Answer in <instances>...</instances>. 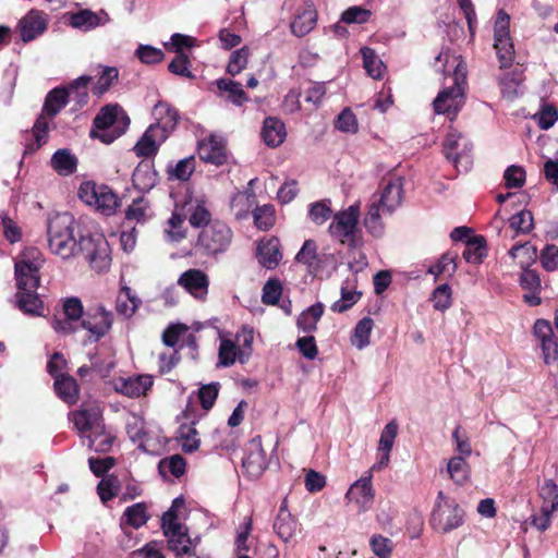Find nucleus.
<instances>
[{
  "mask_svg": "<svg viewBox=\"0 0 558 558\" xmlns=\"http://www.w3.org/2000/svg\"><path fill=\"white\" fill-rule=\"evenodd\" d=\"M75 219L69 213L56 214L48 219V245L52 254L62 259L82 256L89 266L98 271L109 268L110 248L102 234L80 235L75 238Z\"/></svg>",
  "mask_w": 558,
  "mask_h": 558,
  "instance_id": "f257e3e1",
  "label": "nucleus"
},
{
  "mask_svg": "<svg viewBox=\"0 0 558 558\" xmlns=\"http://www.w3.org/2000/svg\"><path fill=\"white\" fill-rule=\"evenodd\" d=\"M44 263L43 253L36 247L24 250L15 263L16 303L17 307L28 315H43L44 304L36 290L40 281L39 269Z\"/></svg>",
  "mask_w": 558,
  "mask_h": 558,
  "instance_id": "f03ea898",
  "label": "nucleus"
},
{
  "mask_svg": "<svg viewBox=\"0 0 558 558\" xmlns=\"http://www.w3.org/2000/svg\"><path fill=\"white\" fill-rule=\"evenodd\" d=\"M403 195V179L393 177L385 184L380 193L372 196L364 218V226L369 233L374 236L383 234L381 217L392 215L401 206Z\"/></svg>",
  "mask_w": 558,
  "mask_h": 558,
  "instance_id": "7ed1b4c3",
  "label": "nucleus"
},
{
  "mask_svg": "<svg viewBox=\"0 0 558 558\" xmlns=\"http://www.w3.org/2000/svg\"><path fill=\"white\" fill-rule=\"evenodd\" d=\"M464 511L459 504L444 492H438L429 523L438 533H449L462 525Z\"/></svg>",
  "mask_w": 558,
  "mask_h": 558,
  "instance_id": "20e7f679",
  "label": "nucleus"
},
{
  "mask_svg": "<svg viewBox=\"0 0 558 558\" xmlns=\"http://www.w3.org/2000/svg\"><path fill=\"white\" fill-rule=\"evenodd\" d=\"M466 66L459 62L454 70V84L442 89L433 102L434 111L437 114L456 116L464 105V83Z\"/></svg>",
  "mask_w": 558,
  "mask_h": 558,
  "instance_id": "39448f33",
  "label": "nucleus"
},
{
  "mask_svg": "<svg viewBox=\"0 0 558 558\" xmlns=\"http://www.w3.org/2000/svg\"><path fill=\"white\" fill-rule=\"evenodd\" d=\"M68 105V92L64 88H54L50 90L33 126V135L37 147L47 142L49 131V120L53 119Z\"/></svg>",
  "mask_w": 558,
  "mask_h": 558,
  "instance_id": "423d86ee",
  "label": "nucleus"
},
{
  "mask_svg": "<svg viewBox=\"0 0 558 558\" xmlns=\"http://www.w3.org/2000/svg\"><path fill=\"white\" fill-rule=\"evenodd\" d=\"M182 498H175L171 508L162 515V530L165 536L168 538L169 548L177 555L189 554L192 545V539L187 534V529L178 522L175 509L183 506Z\"/></svg>",
  "mask_w": 558,
  "mask_h": 558,
  "instance_id": "0eeeda50",
  "label": "nucleus"
},
{
  "mask_svg": "<svg viewBox=\"0 0 558 558\" xmlns=\"http://www.w3.org/2000/svg\"><path fill=\"white\" fill-rule=\"evenodd\" d=\"M359 205H351L345 210L337 213L329 226V233L340 243L356 247L359 245Z\"/></svg>",
  "mask_w": 558,
  "mask_h": 558,
  "instance_id": "6e6552de",
  "label": "nucleus"
},
{
  "mask_svg": "<svg viewBox=\"0 0 558 558\" xmlns=\"http://www.w3.org/2000/svg\"><path fill=\"white\" fill-rule=\"evenodd\" d=\"M78 196L85 204L106 216L114 214L119 206V198L109 186L90 181L81 184Z\"/></svg>",
  "mask_w": 558,
  "mask_h": 558,
  "instance_id": "1a4fd4ad",
  "label": "nucleus"
},
{
  "mask_svg": "<svg viewBox=\"0 0 558 558\" xmlns=\"http://www.w3.org/2000/svg\"><path fill=\"white\" fill-rule=\"evenodd\" d=\"M232 231L225 222L214 220L202 229L197 238V246L205 254L223 253L231 244Z\"/></svg>",
  "mask_w": 558,
  "mask_h": 558,
  "instance_id": "9d476101",
  "label": "nucleus"
},
{
  "mask_svg": "<svg viewBox=\"0 0 558 558\" xmlns=\"http://www.w3.org/2000/svg\"><path fill=\"white\" fill-rule=\"evenodd\" d=\"M510 16L499 10L494 26V47L500 63V68H508L514 60V48L509 33Z\"/></svg>",
  "mask_w": 558,
  "mask_h": 558,
  "instance_id": "9b49d317",
  "label": "nucleus"
},
{
  "mask_svg": "<svg viewBox=\"0 0 558 558\" xmlns=\"http://www.w3.org/2000/svg\"><path fill=\"white\" fill-rule=\"evenodd\" d=\"M534 336L541 344L544 362L546 364L555 362L558 359V311L555 315V327L546 319L535 322Z\"/></svg>",
  "mask_w": 558,
  "mask_h": 558,
  "instance_id": "f8f14e48",
  "label": "nucleus"
},
{
  "mask_svg": "<svg viewBox=\"0 0 558 558\" xmlns=\"http://www.w3.org/2000/svg\"><path fill=\"white\" fill-rule=\"evenodd\" d=\"M70 418L83 438L94 430H99L105 424L101 409L96 402L83 404L81 409L71 412Z\"/></svg>",
  "mask_w": 558,
  "mask_h": 558,
  "instance_id": "ddd939ff",
  "label": "nucleus"
},
{
  "mask_svg": "<svg viewBox=\"0 0 558 558\" xmlns=\"http://www.w3.org/2000/svg\"><path fill=\"white\" fill-rule=\"evenodd\" d=\"M472 150L471 142L461 133L451 131L448 133L444 142V153L448 160H450L457 168L459 165L468 170L470 160V151Z\"/></svg>",
  "mask_w": 558,
  "mask_h": 558,
  "instance_id": "4468645a",
  "label": "nucleus"
},
{
  "mask_svg": "<svg viewBox=\"0 0 558 558\" xmlns=\"http://www.w3.org/2000/svg\"><path fill=\"white\" fill-rule=\"evenodd\" d=\"M113 314L102 306L89 310L83 317L81 326L99 340L111 329Z\"/></svg>",
  "mask_w": 558,
  "mask_h": 558,
  "instance_id": "2eb2a0df",
  "label": "nucleus"
},
{
  "mask_svg": "<svg viewBox=\"0 0 558 558\" xmlns=\"http://www.w3.org/2000/svg\"><path fill=\"white\" fill-rule=\"evenodd\" d=\"M178 284L197 300L204 301L208 294L209 278L201 269H189L178 279Z\"/></svg>",
  "mask_w": 558,
  "mask_h": 558,
  "instance_id": "dca6fc26",
  "label": "nucleus"
},
{
  "mask_svg": "<svg viewBox=\"0 0 558 558\" xmlns=\"http://www.w3.org/2000/svg\"><path fill=\"white\" fill-rule=\"evenodd\" d=\"M122 110L118 105L106 106L94 119V129L90 131V136L99 138L102 143L110 144L113 142L114 136L105 132L111 128L118 120L119 114H122Z\"/></svg>",
  "mask_w": 558,
  "mask_h": 558,
  "instance_id": "f3484780",
  "label": "nucleus"
},
{
  "mask_svg": "<svg viewBox=\"0 0 558 558\" xmlns=\"http://www.w3.org/2000/svg\"><path fill=\"white\" fill-rule=\"evenodd\" d=\"M199 158L216 166H221L227 160L225 140L215 134L201 141L197 146Z\"/></svg>",
  "mask_w": 558,
  "mask_h": 558,
  "instance_id": "a211bd4d",
  "label": "nucleus"
},
{
  "mask_svg": "<svg viewBox=\"0 0 558 558\" xmlns=\"http://www.w3.org/2000/svg\"><path fill=\"white\" fill-rule=\"evenodd\" d=\"M345 498L354 502L360 511L368 510L374 500L372 475L368 474L355 481L349 488Z\"/></svg>",
  "mask_w": 558,
  "mask_h": 558,
  "instance_id": "6ab92c4d",
  "label": "nucleus"
},
{
  "mask_svg": "<svg viewBox=\"0 0 558 558\" xmlns=\"http://www.w3.org/2000/svg\"><path fill=\"white\" fill-rule=\"evenodd\" d=\"M256 258L266 269H275L282 259L281 244L278 238L263 239L257 243Z\"/></svg>",
  "mask_w": 558,
  "mask_h": 558,
  "instance_id": "aec40b11",
  "label": "nucleus"
},
{
  "mask_svg": "<svg viewBox=\"0 0 558 558\" xmlns=\"http://www.w3.org/2000/svg\"><path fill=\"white\" fill-rule=\"evenodd\" d=\"M243 468L252 476H258L267 468L266 452L263 449L259 436L250 441L247 453L243 459Z\"/></svg>",
  "mask_w": 558,
  "mask_h": 558,
  "instance_id": "412c9836",
  "label": "nucleus"
},
{
  "mask_svg": "<svg viewBox=\"0 0 558 558\" xmlns=\"http://www.w3.org/2000/svg\"><path fill=\"white\" fill-rule=\"evenodd\" d=\"M158 128L149 126L136 143L133 150L138 157H149L157 153L159 146L167 140L165 133Z\"/></svg>",
  "mask_w": 558,
  "mask_h": 558,
  "instance_id": "4be33fe9",
  "label": "nucleus"
},
{
  "mask_svg": "<svg viewBox=\"0 0 558 558\" xmlns=\"http://www.w3.org/2000/svg\"><path fill=\"white\" fill-rule=\"evenodd\" d=\"M153 116L156 119V123L150 126L160 129L166 137H168L177 126L179 120L178 111L168 102L159 101L153 109Z\"/></svg>",
  "mask_w": 558,
  "mask_h": 558,
  "instance_id": "5701e85b",
  "label": "nucleus"
},
{
  "mask_svg": "<svg viewBox=\"0 0 558 558\" xmlns=\"http://www.w3.org/2000/svg\"><path fill=\"white\" fill-rule=\"evenodd\" d=\"M109 20L108 13L102 10L96 13L85 9L72 14L70 24L74 28L90 31L97 26L107 24Z\"/></svg>",
  "mask_w": 558,
  "mask_h": 558,
  "instance_id": "b1692460",
  "label": "nucleus"
},
{
  "mask_svg": "<svg viewBox=\"0 0 558 558\" xmlns=\"http://www.w3.org/2000/svg\"><path fill=\"white\" fill-rule=\"evenodd\" d=\"M153 386V377L149 375H138L121 379L117 390L128 397L138 398L144 396Z\"/></svg>",
  "mask_w": 558,
  "mask_h": 558,
  "instance_id": "393cba45",
  "label": "nucleus"
},
{
  "mask_svg": "<svg viewBox=\"0 0 558 558\" xmlns=\"http://www.w3.org/2000/svg\"><path fill=\"white\" fill-rule=\"evenodd\" d=\"M19 27L23 41H31L46 29V21L40 12L31 11L20 21Z\"/></svg>",
  "mask_w": 558,
  "mask_h": 558,
  "instance_id": "a878e982",
  "label": "nucleus"
},
{
  "mask_svg": "<svg viewBox=\"0 0 558 558\" xmlns=\"http://www.w3.org/2000/svg\"><path fill=\"white\" fill-rule=\"evenodd\" d=\"M317 21V12L313 4H306L301 11L298 12L291 23V31L294 35L302 37L308 34Z\"/></svg>",
  "mask_w": 558,
  "mask_h": 558,
  "instance_id": "bb28decb",
  "label": "nucleus"
},
{
  "mask_svg": "<svg viewBox=\"0 0 558 558\" xmlns=\"http://www.w3.org/2000/svg\"><path fill=\"white\" fill-rule=\"evenodd\" d=\"M262 136L265 144L270 147L281 145L287 136L283 122L277 118H266L262 130Z\"/></svg>",
  "mask_w": 558,
  "mask_h": 558,
  "instance_id": "cd10ccee",
  "label": "nucleus"
},
{
  "mask_svg": "<svg viewBox=\"0 0 558 558\" xmlns=\"http://www.w3.org/2000/svg\"><path fill=\"white\" fill-rule=\"evenodd\" d=\"M189 222L194 228H205L211 220V214L206 205V202L202 198L190 199L186 204Z\"/></svg>",
  "mask_w": 558,
  "mask_h": 558,
  "instance_id": "c85d7f7f",
  "label": "nucleus"
},
{
  "mask_svg": "<svg viewBox=\"0 0 558 558\" xmlns=\"http://www.w3.org/2000/svg\"><path fill=\"white\" fill-rule=\"evenodd\" d=\"M296 527V521L292 518L283 502L274 523L275 532L283 542H288L294 536Z\"/></svg>",
  "mask_w": 558,
  "mask_h": 558,
  "instance_id": "c756f323",
  "label": "nucleus"
},
{
  "mask_svg": "<svg viewBox=\"0 0 558 558\" xmlns=\"http://www.w3.org/2000/svg\"><path fill=\"white\" fill-rule=\"evenodd\" d=\"M133 185L140 191H149L157 183V172L149 161L140 162L132 175Z\"/></svg>",
  "mask_w": 558,
  "mask_h": 558,
  "instance_id": "7c9ffc66",
  "label": "nucleus"
},
{
  "mask_svg": "<svg viewBox=\"0 0 558 558\" xmlns=\"http://www.w3.org/2000/svg\"><path fill=\"white\" fill-rule=\"evenodd\" d=\"M51 166L60 175H70L76 170L77 158L69 149H59L52 155Z\"/></svg>",
  "mask_w": 558,
  "mask_h": 558,
  "instance_id": "2f4dec72",
  "label": "nucleus"
},
{
  "mask_svg": "<svg viewBox=\"0 0 558 558\" xmlns=\"http://www.w3.org/2000/svg\"><path fill=\"white\" fill-rule=\"evenodd\" d=\"M54 389L58 396L66 403L73 404L77 401L78 387L73 377L60 375L54 380Z\"/></svg>",
  "mask_w": 558,
  "mask_h": 558,
  "instance_id": "473e14b6",
  "label": "nucleus"
},
{
  "mask_svg": "<svg viewBox=\"0 0 558 558\" xmlns=\"http://www.w3.org/2000/svg\"><path fill=\"white\" fill-rule=\"evenodd\" d=\"M323 314L324 305L322 303L310 306L307 310L303 311L298 318L296 325L299 329L305 333L316 330L317 323Z\"/></svg>",
  "mask_w": 558,
  "mask_h": 558,
  "instance_id": "72a5a7b5",
  "label": "nucleus"
},
{
  "mask_svg": "<svg viewBox=\"0 0 558 558\" xmlns=\"http://www.w3.org/2000/svg\"><path fill=\"white\" fill-rule=\"evenodd\" d=\"M87 446L96 452H107L113 444L114 437L106 430L105 424L99 427V430H94L86 435Z\"/></svg>",
  "mask_w": 558,
  "mask_h": 558,
  "instance_id": "f704fd0d",
  "label": "nucleus"
},
{
  "mask_svg": "<svg viewBox=\"0 0 558 558\" xmlns=\"http://www.w3.org/2000/svg\"><path fill=\"white\" fill-rule=\"evenodd\" d=\"M457 259L458 254L454 252L444 253L435 265H432L427 269V274L434 275L435 279L440 275H447L452 277L457 271Z\"/></svg>",
  "mask_w": 558,
  "mask_h": 558,
  "instance_id": "c9c22d12",
  "label": "nucleus"
},
{
  "mask_svg": "<svg viewBox=\"0 0 558 558\" xmlns=\"http://www.w3.org/2000/svg\"><path fill=\"white\" fill-rule=\"evenodd\" d=\"M140 304L141 300L132 293V290L129 287H123L117 298L116 310L120 315L131 317Z\"/></svg>",
  "mask_w": 558,
  "mask_h": 558,
  "instance_id": "e433bc0d",
  "label": "nucleus"
},
{
  "mask_svg": "<svg viewBox=\"0 0 558 558\" xmlns=\"http://www.w3.org/2000/svg\"><path fill=\"white\" fill-rule=\"evenodd\" d=\"M217 87L220 92L227 93V99L235 106H241L248 100L242 85L235 81L220 78L217 81Z\"/></svg>",
  "mask_w": 558,
  "mask_h": 558,
  "instance_id": "4c0bfd02",
  "label": "nucleus"
},
{
  "mask_svg": "<svg viewBox=\"0 0 558 558\" xmlns=\"http://www.w3.org/2000/svg\"><path fill=\"white\" fill-rule=\"evenodd\" d=\"M363 57V64L368 75L375 80H380L384 76L386 66L375 51L368 47L361 49Z\"/></svg>",
  "mask_w": 558,
  "mask_h": 558,
  "instance_id": "58836bf2",
  "label": "nucleus"
},
{
  "mask_svg": "<svg viewBox=\"0 0 558 558\" xmlns=\"http://www.w3.org/2000/svg\"><path fill=\"white\" fill-rule=\"evenodd\" d=\"M295 260L305 265L310 270H317L319 259L317 244L314 240H306L295 256Z\"/></svg>",
  "mask_w": 558,
  "mask_h": 558,
  "instance_id": "ea45409f",
  "label": "nucleus"
},
{
  "mask_svg": "<svg viewBox=\"0 0 558 558\" xmlns=\"http://www.w3.org/2000/svg\"><path fill=\"white\" fill-rule=\"evenodd\" d=\"M539 497L542 499V508L545 511L558 510V485L553 480H545L539 487Z\"/></svg>",
  "mask_w": 558,
  "mask_h": 558,
  "instance_id": "a19ab883",
  "label": "nucleus"
},
{
  "mask_svg": "<svg viewBox=\"0 0 558 558\" xmlns=\"http://www.w3.org/2000/svg\"><path fill=\"white\" fill-rule=\"evenodd\" d=\"M447 471L456 484L462 485L470 477V468L465 458L462 456L453 457L449 460Z\"/></svg>",
  "mask_w": 558,
  "mask_h": 558,
  "instance_id": "79ce46f5",
  "label": "nucleus"
},
{
  "mask_svg": "<svg viewBox=\"0 0 558 558\" xmlns=\"http://www.w3.org/2000/svg\"><path fill=\"white\" fill-rule=\"evenodd\" d=\"M374 327V322L371 317L362 318L355 326L353 336L351 338L352 344L362 350L369 344L371 332Z\"/></svg>",
  "mask_w": 558,
  "mask_h": 558,
  "instance_id": "37998d69",
  "label": "nucleus"
},
{
  "mask_svg": "<svg viewBox=\"0 0 558 558\" xmlns=\"http://www.w3.org/2000/svg\"><path fill=\"white\" fill-rule=\"evenodd\" d=\"M178 440L181 444L182 450L186 453L197 450L201 444V439L198 438V433L194 427V424L181 425L178 432Z\"/></svg>",
  "mask_w": 558,
  "mask_h": 558,
  "instance_id": "c03bdc74",
  "label": "nucleus"
},
{
  "mask_svg": "<svg viewBox=\"0 0 558 558\" xmlns=\"http://www.w3.org/2000/svg\"><path fill=\"white\" fill-rule=\"evenodd\" d=\"M486 256V244L483 236H474L466 242L463 257L468 263L480 264Z\"/></svg>",
  "mask_w": 558,
  "mask_h": 558,
  "instance_id": "a18cd8bd",
  "label": "nucleus"
},
{
  "mask_svg": "<svg viewBox=\"0 0 558 558\" xmlns=\"http://www.w3.org/2000/svg\"><path fill=\"white\" fill-rule=\"evenodd\" d=\"M125 523L134 529H140L149 519L147 507L144 502H137L128 507L123 513Z\"/></svg>",
  "mask_w": 558,
  "mask_h": 558,
  "instance_id": "49530a36",
  "label": "nucleus"
},
{
  "mask_svg": "<svg viewBox=\"0 0 558 558\" xmlns=\"http://www.w3.org/2000/svg\"><path fill=\"white\" fill-rule=\"evenodd\" d=\"M195 170V158L186 157L168 168L169 180L187 181Z\"/></svg>",
  "mask_w": 558,
  "mask_h": 558,
  "instance_id": "de8ad7c7",
  "label": "nucleus"
},
{
  "mask_svg": "<svg viewBox=\"0 0 558 558\" xmlns=\"http://www.w3.org/2000/svg\"><path fill=\"white\" fill-rule=\"evenodd\" d=\"M186 462L180 454H173L169 458L162 459L158 464V470L161 475L166 476L171 474L180 477L185 472Z\"/></svg>",
  "mask_w": 558,
  "mask_h": 558,
  "instance_id": "09e8293b",
  "label": "nucleus"
},
{
  "mask_svg": "<svg viewBox=\"0 0 558 558\" xmlns=\"http://www.w3.org/2000/svg\"><path fill=\"white\" fill-rule=\"evenodd\" d=\"M332 216L331 202L323 199L312 203L308 207V217L315 225H323Z\"/></svg>",
  "mask_w": 558,
  "mask_h": 558,
  "instance_id": "8fccbe9b",
  "label": "nucleus"
},
{
  "mask_svg": "<svg viewBox=\"0 0 558 558\" xmlns=\"http://www.w3.org/2000/svg\"><path fill=\"white\" fill-rule=\"evenodd\" d=\"M185 217L179 213H173L170 219L167 222V228L165 229V233L168 240L172 242H179L185 238V229H184Z\"/></svg>",
  "mask_w": 558,
  "mask_h": 558,
  "instance_id": "3c124183",
  "label": "nucleus"
},
{
  "mask_svg": "<svg viewBox=\"0 0 558 558\" xmlns=\"http://www.w3.org/2000/svg\"><path fill=\"white\" fill-rule=\"evenodd\" d=\"M148 202L143 197H138L128 207L125 211V219L128 221H136L143 223L148 218Z\"/></svg>",
  "mask_w": 558,
  "mask_h": 558,
  "instance_id": "603ef678",
  "label": "nucleus"
},
{
  "mask_svg": "<svg viewBox=\"0 0 558 558\" xmlns=\"http://www.w3.org/2000/svg\"><path fill=\"white\" fill-rule=\"evenodd\" d=\"M532 118L542 130H548L556 123L558 111L553 105L545 104Z\"/></svg>",
  "mask_w": 558,
  "mask_h": 558,
  "instance_id": "864d4df0",
  "label": "nucleus"
},
{
  "mask_svg": "<svg viewBox=\"0 0 558 558\" xmlns=\"http://www.w3.org/2000/svg\"><path fill=\"white\" fill-rule=\"evenodd\" d=\"M361 298V293L349 290L347 286L341 287V298L331 305L335 313H343L351 308Z\"/></svg>",
  "mask_w": 558,
  "mask_h": 558,
  "instance_id": "5fc2aeb1",
  "label": "nucleus"
},
{
  "mask_svg": "<svg viewBox=\"0 0 558 558\" xmlns=\"http://www.w3.org/2000/svg\"><path fill=\"white\" fill-rule=\"evenodd\" d=\"M254 222L260 230H268L275 223V208L271 205L257 207L254 213Z\"/></svg>",
  "mask_w": 558,
  "mask_h": 558,
  "instance_id": "6e6d98bb",
  "label": "nucleus"
},
{
  "mask_svg": "<svg viewBox=\"0 0 558 558\" xmlns=\"http://www.w3.org/2000/svg\"><path fill=\"white\" fill-rule=\"evenodd\" d=\"M432 302L435 310L445 312L451 305V288L444 283L438 286L432 294Z\"/></svg>",
  "mask_w": 558,
  "mask_h": 558,
  "instance_id": "4d7b16f0",
  "label": "nucleus"
},
{
  "mask_svg": "<svg viewBox=\"0 0 558 558\" xmlns=\"http://www.w3.org/2000/svg\"><path fill=\"white\" fill-rule=\"evenodd\" d=\"M509 225L519 233H529L534 227L533 215L529 210H521L509 219Z\"/></svg>",
  "mask_w": 558,
  "mask_h": 558,
  "instance_id": "13d9d810",
  "label": "nucleus"
},
{
  "mask_svg": "<svg viewBox=\"0 0 558 558\" xmlns=\"http://www.w3.org/2000/svg\"><path fill=\"white\" fill-rule=\"evenodd\" d=\"M282 294V286L278 279H269L263 287L262 301L264 304L275 305Z\"/></svg>",
  "mask_w": 558,
  "mask_h": 558,
  "instance_id": "bf43d9fd",
  "label": "nucleus"
},
{
  "mask_svg": "<svg viewBox=\"0 0 558 558\" xmlns=\"http://www.w3.org/2000/svg\"><path fill=\"white\" fill-rule=\"evenodd\" d=\"M248 60V49L243 47L232 52L229 63L227 65V72L234 76L245 69Z\"/></svg>",
  "mask_w": 558,
  "mask_h": 558,
  "instance_id": "052dcab7",
  "label": "nucleus"
},
{
  "mask_svg": "<svg viewBox=\"0 0 558 558\" xmlns=\"http://www.w3.org/2000/svg\"><path fill=\"white\" fill-rule=\"evenodd\" d=\"M118 75H119V72H118L117 68H113V66L104 68L101 75L99 76L96 85L94 86V89H93L94 94L102 95L104 93H106L110 88L112 83L116 80H118Z\"/></svg>",
  "mask_w": 558,
  "mask_h": 558,
  "instance_id": "680f3d73",
  "label": "nucleus"
},
{
  "mask_svg": "<svg viewBox=\"0 0 558 558\" xmlns=\"http://www.w3.org/2000/svg\"><path fill=\"white\" fill-rule=\"evenodd\" d=\"M371 11L362 7H350L341 15V21L347 24H364L371 19Z\"/></svg>",
  "mask_w": 558,
  "mask_h": 558,
  "instance_id": "e2e57ef3",
  "label": "nucleus"
},
{
  "mask_svg": "<svg viewBox=\"0 0 558 558\" xmlns=\"http://www.w3.org/2000/svg\"><path fill=\"white\" fill-rule=\"evenodd\" d=\"M136 56L143 63L146 64L159 63L165 57L161 49L149 45H141L136 50Z\"/></svg>",
  "mask_w": 558,
  "mask_h": 558,
  "instance_id": "0e129e2a",
  "label": "nucleus"
},
{
  "mask_svg": "<svg viewBox=\"0 0 558 558\" xmlns=\"http://www.w3.org/2000/svg\"><path fill=\"white\" fill-rule=\"evenodd\" d=\"M371 547L379 558H389L393 548L392 541L383 535H374L371 538Z\"/></svg>",
  "mask_w": 558,
  "mask_h": 558,
  "instance_id": "69168bd1",
  "label": "nucleus"
},
{
  "mask_svg": "<svg viewBox=\"0 0 558 558\" xmlns=\"http://www.w3.org/2000/svg\"><path fill=\"white\" fill-rule=\"evenodd\" d=\"M168 70L175 75L193 78L194 75L190 71V60L185 53L178 54L168 65Z\"/></svg>",
  "mask_w": 558,
  "mask_h": 558,
  "instance_id": "338daca9",
  "label": "nucleus"
},
{
  "mask_svg": "<svg viewBox=\"0 0 558 558\" xmlns=\"http://www.w3.org/2000/svg\"><path fill=\"white\" fill-rule=\"evenodd\" d=\"M541 264L547 271H554L558 268V246L555 244L546 245L539 256Z\"/></svg>",
  "mask_w": 558,
  "mask_h": 558,
  "instance_id": "774afa93",
  "label": "nucleus"
}]
</instances>
